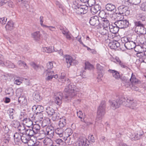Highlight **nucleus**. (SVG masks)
Listing matches in <instances>:
<instances>
[{"label": "nucleus", "instance_id": "42", "mask_svg": "<svg viewBox=\"0 0 146 146\" xmlns=\"http://www.w3.org/2000/svg\"><path fill=\"white\" fill-rule=\"evenodd\" d=\"M98 14L99 17L103 19H106V18L107 16V13L103 10L100 11Z\"/></svg>", "mask_w": 146, "mask_h": 146}, {"label": "nucleus", "instance_id": "41", "mask_svg": "<svg viewBox=\"0 0 146 146\" xmlns=\"http://www.w3.org/2000/svg\"><path fill=\"white\" fill-rule=\"evenodd\" d=\"M64 133V135L65 137H70L72 135V131L70 128H67L65 130Z\"/></svg>", "mask_w": 146, "mask_h": 146}, {"label": "nucleus", "instance_id": "22", "mask_svg": "<svg viewBox=\"0 0 146 146\" xmlns=\"http://www.w3.org/2000/svg\"><path fill=\"white\" fill-rule=\"evenodd\" d=\"M109 45L111 48L116 49L120 46V43L116 40L113 41L110 43Z\"/></svg>", "mask_w": 146, "mask_h": 146}, {"label": "nucleus", "instance_id": "24", "mask_svg": "<svg viewBox=\"0 0 146 146\" xmlns=\"http://www.w3.org/2000/svg\"><path fill=\"white\" fill-rule=\"evenodd\" d=\"M24 123H25L26 125L28 127H32L33 125V121L29 118H26L23 120Z\"/></svg>", "mask_w": 146, "mask_h": 146}, {"label": "nucleus", "instance_id": "61", "mask_svg": "<svg viewBox=\"0 0 146 146\" xmlns=\"http://www.w3.org/2000/svg\"><path fill=\"white\" fill-rule=\"evenodd\" d=\"M40 23L41 25L43 27H46V25H44L43 24V23L44 21L43 17L40 16Z\"/></svg>", "mask_w": 146, "mask_h": 146}, {"label": "nucleus", "instance_id": "62", "mask_svg": "<svg viewBox=\"0 0 146 146\" xmlns=\"http://www.w3.org/2000/svg\"><path fill=\"white\" fill-rule=\"evenodd\" d=\"M59 29L61 30L63 34L65 35L66 33L68 32L66 31V29L64 28L63 27L60 26Z\"/></svg>", "mask_w": 146, "mask_h": 146}, {"label": "nucleus", "instance_id": "28", "mask_svg": "<svg viewBox=\"0 0 146 146\" xmlns=\"http://www.w3.org/2000/svg\"><path fill=\"white\" fill-rule=\"evenodd\" d=\"M32 35L34 39L35 40H38L40 39L41 35L39 31H37L32 34Z\"/></svg>", "mask_w": 146, "mask_h": 146}, {"label": "nucleus", "instance_id": "50", "mask_svg": "<svg viewBox=\"0 0 146 146\" xmlns=\"http://www.w3.org/2000/svg\"><path fill=\"white\" fill-rule=\"evenodd\" d=\"M137 16L140 20L143 21H144L146 19V17L143 14H138Z\"/></svg>", "mask_w": 146, "mask_h": 146}, {"label": "nucleus", "instance_id": "60", "mask_svg": "<svg viewBox=\"0 0 146 146\" xmlns=\"http://www.w3.org/2000/svg\"><path fill=\"white\" fill-rule=\"evenodd\" d=\"M130 39V38L125 37L121 38V41L123 43L125 42V43H126L128 42Z\"/></svg>", "mask_w": 146, "mask_h": 146}, {"label": "nucleus", "instance_id": "59", "mask_svg": "<svg viewBox=\"0 0 146 146\" xmlns=\"http://www.w3.org/2000/svg\"><path fill=\"white\" fill-rule=\"evenodd\" d=\"M96 68L98 70L101 71H102L104 69V67L102 66L98 63L96 64Z\"/></svg>", "mask_w": 146, "mask_h": 146}, {"label": "nucleus", "instance_id": "44", "mask_svg": "<svg viewBox=\"0 0 146 146\" xmlns=\"http://www.w3.org/2000/svg\"><path fill=\"white\" fill-rule=\"evenodd\" d=\"M73 7L75 9L82 5L80 2L78 0H75L73 1Z\"/></svg>", "mask_w": 146, "mask_h": 146}, {"label": "nucleus", "instance_id": "27", "mask_svg": "<svg viewBox=\"0 0 146 146\" xmlns=\"http://www.w3.org/2000/svg\"><path fill=\"white\" fill-rule=\"evenodd\" d=\"M66 124V117H64L60 118L58 123V125L60 127L62 128L64 127Z\"/></svg>", "mask_w": 146, "mask_h": 146}, {"label": "nucleus", "instance_id": "17", "mask_svg": "<svg viewBox=\"0 0 146 146\" xmlns=\"http://www.w3.org/2000/svg\"><path fill=\"white\" fill-rule=\"evenodd\" d=\"M106 9L108 11H112L113 13L117 14L116 13V9L115 6L111 3H108L106 6Z\"/></svg>", "mask_w": 146, "mask_h": 146}, {"label": "nucleus", "instance_id": "9", "mask_svg": "<svg viewBox=\"0 0 146 146\" xmlns=\"http://www.w3.org/2000/svg\"><path fill=\"white\" fill-rule=\"evenodd\" d=\"M44 73L46 74V76H47L45 78L46 81L51 80L53 78H57L58 77L57 74L54 75V73L53 71L46 70L44 72Z\"/></svg>", "mask_w": 146, "mask_h": 146}, {"label": "nucleus", "instance_id": "55", "mask_svg": "<svg viewBox=\"0 0 146 146\" xmlns=\"http://www.w3.org/2000/svg\"><path fill=\"white\" fill-rule=\"evenodd\" d=\"M30 65L33 67L35 70H37L39 66L38 65L36 64L35 62H32L30 63Z\"/></svg>", "mask_w": 146, "mask_h": 146}, {"label": "nucleus", "instance_id": "30", "mask_svg": "<svg viewBox=\"0 0 146 146\" xmlns=\"http://www.w3.org/2000/svg\"><path fill=\"white\" fill-rule=\"evenodd\" d=\"M46 112L49 117H51L55 113L54 110L50 107H47L46 109Z\"/></svg>", "mask_w": 146, "mask_h": 146}, {"label": "nucleus", "instance_id": "7", "mask_svg": "<svg viewBox=\"0 0 146 146\" xmlns=\"http://www.w3.org/2000/svg\"><path fill=\"white\" fill-rule=\"evenodd\" d=\"M64 57L67 64L68 68L70 67L71 66L75 65L78 63V62L77 60L73 59L72 57L69 55H66Z\"/></svg>", "mask_w": 146, "mask_h": 146}, {"label": "nucleus", "instance_id": "13", "mask_svg": "<svg viewBox=\"0 0 146 146\" xmlns=\"http://www.w3.org/2000/svg\"><path fill=\"white\" fill-rule=\"evenodd\" d=\"M100 23L99 18L97 16L92 17L89 20L90 24L92 26H96L98 25L99 26Z\"/></svg>", "mask_w": 146, "mask_h": 146}, {"label": "nucleus", "instance_id": "57", "mask_svg": "<svg viewBox=\"0 0 146 146\" xmlns=\"http://www.w3.org/2000/svg\"><path fill=\"white\" fill-rule=\"evenodd\" d=\"M141 9L143 11H146V1L144 2L141 5Z\"/></svg>", "mask_w": 146, "mask_h": 146}, {"label": "nucleus", "instance_id": "46", "mask_svg": "<svg viewBox=\"0 0 146 146\" xmlns=\"http://www.w3.org/2000/svg\"><path fill=\"white\" fill-rule=\"evenodd\" d=\"M101 29L102 34V35H105L107 36V37H110V35L108 33V30L109 29Z\"/></svg>", "mask_w": 146, "mask_h": 146}, {"label": "nucleus", "instance_id": "63", "mask_svg": "<svg viewBox=\"0 0 146 146\" xmlns=\"http://www.w3.org/2000/svg\"><path fill=\"white\" fill-rule=\"evenodd\" d=\"M27 143L29 146H33L35 145V143L34 141L32 139H29Z\"/></svg>", "mask_w": 146, "mask_h": 146}, {"label": "nucleus", "instance_id": "14", "mask_svg": "<svg viewBox=\"0 0 146 146\" xmlns=\"http://www.w3.org/2000/svg\"><path fill=\"white\" fill-rule=\"evenodd\" d=\"M78 143L79 146H91L89 141L84 137L80 138Z\"/></svg>", "mask_w": 146, "mask_h": 146}, {"label": "nucleus", "instance_id": "2", "mask_svg": "<svg viewBox=\"0 0 146 146\" xmlns=\"http://www.w3.org/2000/svg\"><path fill=\"white\" fill-rule=\"evenodd\" d=\"M64 82H68V86H67L65 89V91L66 92V99L69 98L70 100L73 98L76 94L74 90L75 86L72 83H70L69 79L68 78H66Z\"/></svg>", "mask_w": 146, "mask_h": 146}, {"label": "nucleus", "instance_id": "20", "mask_svg": "<svg viewBox=\"0 0 146 146\" xmlns=\"http://www.w3.org/2000/svg\"><path fill=\"white\" fill-rule=\"evenodd\" d=\"M109 28L110 32L114 34L118 33L119 29L118 27L115 25V24H114V25H110Z\"/></svg>", "mask_w": 146, "mask_h": 146}, {"label": "nucleus", "instance_id": "10", "mask_svg": "<svg viewBox=\"0 0 146 146\" xmlns=\"http://www.w3.org/2000/svg\"><path fill=\"white\" fill-rule=\"evenodd\" d=\"M45 135L49 139L53 138L54 135V130L52 127H47L44 131Z\"/></svg>", "mask_w": 146, "mask_h": 146}, {"label": "nucleus", "instance_id": "29", "mask_svg": "<svg viewBox=\"0 0 146 146\" xmlns=\"http://www.w3.org/2000/svg\"><path fill=\"white\" fill-rule=\"evenodd\" d=\"M33 100L36 102H38L41 100V97L38 92H35L33 94Z\"/></svg>", "mask_w": 146, "mask_h": 146}, {"label": "nucleus", "instance_id": "64", "mask_svg": "<svg viewBox=\"0 0 146 146\" xmlns=\"http://www.w3.org/2000/svg\"><path fill=\"white\" fill-rule=\"evenodd\" d=\"M14 83L15 84L17 85H20L21 83V80L18 78L14 79Z\"/></svg>", "mask_w": 146, "mask_h": 146}, {"label": "nucleus", "instance_id": "45", "mask_svg": "<svg viewBox=\"0 0 146 146\" xmlns=\"http://www.w3.org/2000/svg\"><path fill=\"white\" fill-rule=\"evenodd\" d=\"M14 90L11 88H9L6 89L5 90V93L10 95V96H12L14 94Z\"/></svg>", "mask_w": 146, "mask_h": 146}, {"label": "nucleus", "instance_id": "1", "mask_svg": "<svg viewBox=\"0 0 146 146\" xmlns=\"http://www.w3.org/2000/svg\"><path fill=\"white\" fill-rule=\"evenodd\" d=\"M110 102L111 106L114 110L118 108L121 104L135 110H136L138 108L137 103L134 102L133 99L128 98L126 99L121 96L117 97L116 101L110 100Z\"/></svg>", "mask_w": 146, "mask_h": 146}, {"label": "nucleus", "instance_id": "51", "mask_svg": "<svg viewBox=\"0 0 146 146\" xmlns=\"http://www.w3.org/2000/svg\"><path fill=\"white\" fill-rule=\"evenodd\" d=\"M18 64L20 66H23V67L26 69L28 68V66H27L26 64L23 61L19 60L18 62Z\"/></svg>", "mask_w": 146, "mask_h": 146}, {"label": "nucleus", "instance_id": "36", "mask_svg": "<svg viewBox=\"0 0 146 146\" xmlns=\"http://www.w3.org/2000/svg\"><path fill=\"white\" fill-rule=\"evenodd\" d=\"M17 129L20 133L22 134H25L26 129L24 125H19Z\"/></svg>", "mask_w": 146, "mask_h": 146}, {"label": "nucleus", "instance_id": "48", "mask_svg": "<svg viewBox=\"0 0 146 146\" xmlns=\"http://www.w3.org/2000/svg\"><path fill=\"white\" fill-rule=\"evenodd\" d=\"M10 135L8 134H6L5 135V137L3 140V142L6 144L8 143L10 140Z\"/></svg>", "mask_w": 146, "mask_h": 146}, {"label": "nucleus", "instance_id": "47", "mask_svg": "<svg viewBox=\"0 0 146 146\" xmlns=\"http://www.w3.org/2000/svg\"><path fill=\"white\" fill-rule=\"evenodd\" d=\"M21 135L18 133H15L13 136L15 141L17 142H18L20 139H21Z\"/></svg>", "mask_w": 146, "mask_h": 146}, {"label": "nucleus", "instance_id": "31", "mask_svg": "<svg viewBox=\"0 0 146 146\" xmlns=\"http://www.w3.org/2000/svg\"><path fill=\"white\" fill-rule=\"evenodd\" d=\"M30 137L25 134H23L21 135V139L22 142L25 143H27Z\"/></svg>", "mask_w": 146, "mask_h": 146}, {"label": "nucleus", "instance_id": "54", "mask_svg": "<svg viewBox=\"0 0 146 146\" xmlns=\"http://www.w3.org/2000/svg\"><path fill=\"white\" fill-rule=\"evenodd\" d=\"M66 74L64 73H61V75L60 76V81H61L62 82H64V80L66 78Z\"/></svg>", "mask_w": 146, "mask_h": 146}, {"label": "nucleus", "instance_id": "16", "mask_svg": "<svg viewBox=\"0 0 146 146\" xmlns=\"http://www.w3.org/2000/svg\"><path fill=\"white\" fill-rule=\"evenodd\" d=\"M135 43L130 39L128 42L125 43L124 45L127 49L131 50L135 47Z\"/></svg>", "mask_w": 146, "mask_h": 146}, {"label": "nucleus", "instance_id": "6", "mask_svg": "<svg viewBox=\"0 0 146 146\" xmlns=\"http://www.w3.org/2000/svg\"><path fill=\"white\" fill-rule=\"evenodd\" d=\"M129 24V21L126 19L118 20L115 23V25L121 29L127 28Z\"/></svg>", "mask_w": 146, "mask_h": 146}, {"label": "nucleus", "instance_id": "56", "mask_svg": "<svg viewBox=\"0 0 146 146\" xmlns=\"http://www.w3.org/2000/svg\"><path fill=\"white\" fill-rule=\"evenodd\" d=\"M46 67L48 70H49L50 69H51L53 67L52 62H49L47 64Z\"/></svg>", "mask_w": 146, "mask_h": 146}, {"label": "nucleus", "instance_id": "40", "mask_svg": "<svg viewBox=\"0 0 146 146\" xmlns=\"http://www.w3.org/2000/svg\"><path fill=\"white\" fill-rule=\"evenodd\" d=\"M25 134L29 137L33 136L35 134L33 129H27Z\"/></svg>", "mask_w": 146, "mask_h": 146}, {"label": "nucleus", "instance_id": "34", "mask_svg": "<svg viewBox=\"0 0 146 146\" xmlns=\"http://www.w3.org/2000/svg\"><path fill=\"white\" fill-rule=\"evenodd\" d=\"M32 128L35 133L36 134L39 132L40 127L38 124H35L32 126Z\"/></svg>", "mask_w": 146, "mask_h": 146}, {"label": "nucleus", "instance_id": "26", "mask_svg": "<svg viewBox=\"0 0 146 146\" xmlns=\"http://www.w3.org/2000/svg\"><path fill=\"white\" fill-rule=\"evenodd\" d=\"M136 31L138 34L144 35L146 34V28L144 25L139 28H138Z\"/></svg>", "mask_w": 146, "mask_h": 146}, {"label": "nucleus", "instance_id": "38", "mask_svg": "<svg viewBox=\"0 0 146 146\" xmlns=\"http://www.w3.org/2000/svg\"><path fill=\"white\" fill-rule=\"evenodd\" d=\"M142 135V134H139L138 133H135L134 134H132V135H130V138L132 140H137L139 139L141 136Z\"/></svg>", "mask_w": 146, "mask_h": 146}, {"label": "nucleus", "instance_id": "32", "mask_svg": "<svg viewBox=\"0 0 146 146\" xmlns=\"http://www.w3.org/2000/svg\"><path fill=\"white\" fill-rule=\"evenodd\" d=\"M55 133L60 137H62L64 135L63 130L61 128H58L55 130Z\"/></svg>", "mask_w": 146, "mask_h": 146}, {"label": "nucleus", "instance_id": "4", "mask_svg": "<svg viewBox=\"0 0 146 146\" xmlns=\"http://www.w3.org/2000/svg\"><path fill=\"white\" fill-rule=\"evenodd\" d=\"M54 101L56 104L58 105H60L61 104L62 100H64L67 101L70 99L69 98L66 99L65 96H62V94L60 92L58 93L54 96Z\"/></svg>", "mask_w": 146, "mask_h": 146}, {"label": "nucleus", "instance_id": "52", "mask_svg": "<svg viewBox=\"0 0 146 146\" xmlns=\"http://www.w3.org/2000/svg\"><path fill=\"white\" fill-rule=\"evenodd\" d=\"M23 90L22 88H18L16 90V94L17 95L20 96H22L23 94Z\"/></svg>", "mask_w": 146, "mask_h": 146}, {"label": "nucleus", "instance_id": "53", "mask_svg": "<svg viewBox=\"0 0 146 146\" xmlns=\"http://www.w3.org/2000/svg\"><path fill=\"white\" fill-rule=\"evenodd\" d=\"M19 2H21L22 3H23L24 6L27 9H28L29 7L28 2L26 1V0H18Z\"/></svg>", "mask_w": 146, "mask_h": 146}, {"label": "nucleus", "instance_id": "23", "mask_svg": "<svg viewBox=\"0 0 146 146\" xmlns=\"http://www.w3.org/2000/svg\"><path fill=\"white\" fill-rule=\"evenodd\" d=\"M101 7L98 5H96L92 6L90 10L91 12L94 14L97 13L100 11Z\"/></svg>", "mask_w": 146, "mask_h": 146}, {"label": "nucleus", "instance_id": "33", "mask_svg": "<svg viewBox=\"0 0 146 146\" xmlns=\"http://www.w3.org/2000/svg\"><path fill=\"white\" fill-rule=\"evenodd\" d=\"M115 60L114 62H116L117 63H118L121 67L125 68L126 69L128 68V67L126 66L124 63L121 62L119 58L116 57Z\"/></svg>", "mask_w": 146, "mask_h": 146}, {"label": "nucleus", "instance_id": "15", "mask_svg": "<svg viewBox=\"0 0 146 146\" xmlns=\"http://www.w3.org/2000/svg\"><path fill=\"white\" fill-rule=\"evenodd\" d=\"M32 109L37 114L38 113L42 112L44 111L43 107L40 105H34L33 106Z\"/></svg>", "mask_w": 146, "mask_h": 146}, {"label": "nucleus", "instance_id": "49", "mask_svg": "<svg viewBox=\"0 0 146 146\" xmlns=\"http://www.w3.org/2000/svg\"><path fill=\"white\" fill-rule=\"evenodd\" d=\"M129 3L135 5H137L141 1V0H128Z\"/></svg>", "mask_w": 146, "mask_h": 146}, {"label": "nucleus", "instance_id": "18", "mask_svg": "<svg viewBox=\"0 0 146 146\" xmlns=\"http://www.w3.org/2000/svg\"><path fill=\"white\" fill-rule=\"evenodd\" d=\"M136 56L139 58L140 61L146 63V55L144 52H140L137 53Z\"/></svg>", "mask_w": 146, "mask_h": 146}, {"label": "nucleus", "instance_id": "21", "mask_svg": "<svg viewBox=\"0 0 146 146\" xmlns=\"http://www.w3.org/2000/svg\"><path fill=\"white\" fill-rule=\"evenodd\" d=\"M129 81L131 83L133 84V86H135V85L140 83V81L136 78L135 76L133 73L132 74Z\"/></svg>", "mask_w": 146, "mask_h": 146}, {"label": "nucleus", "instance_id": "8", "mask_svg": "<svg viewBox=\"0 0 146 146\" xmlns=\"http://www.w3.org/2000/svg\"><path fill=\"white\" fill-rule=\"evenodd\" d=\"M118 9L119 14L127 16L129 14V10L127 6H125L123 5L121 6L118 7Z\"/></svg>", "mask_w": 146, "mask_h": 146}, {"label": "nucleus", "instance_id": "3", "mask_svg": "<svg viewBox=\"0 0 146 146\" xmlns=\"http://www.w3.org/2000/svg\"><path fill=\"white\" fill-rule=\"evenodd\" d=\"M106 102L102 101L100 105L98 108L97 115L96 119V122L97 121H101L106 113Z\"/></svg>", "mask_w": 146, "mask_h": 146}, {"label": "nucleus", "instance_id": "39", "mask_svg": "<svg viewBox=\"0 0 146 146\" xmlns=\"http://www.w3.org/2000/svg\"><path fill=\"white\" fill-rule=\"evenodd\" d=\"M42 51L43 52H46L48 53H50L54 51H56L52 47H44L42 48Z\"/></svg>", "mask_w": 146, "mask_h": 146}, {"label": "nucleus", "instance_id": "43", "mask_svg": "<svg viewBox=\"0 0 146 146\" xmlns=\"http://www.w3.org/2000/svg\"><path fill=\"white\" fill-rule=\"evenodd\" d=\"M134 23L135 26V31L144 25V24L139 21H135L134 22Z\"/></svg>", "mask_w": 146, "mask_h": 146}, {"label": "nucleus", "instance_id": "37", "mask_svg": "<svg viewBox=\"0 0 146 146\" xmlns=\"http://www.w3.org/2000/svg\"><path fill=\"white\" fill-rule=\"evenodd\" d=\"M4 65L9 68H13L15 67V66L14 64L10 61L7 60L5 62H3V64L2 65Z\"/></svg>", "mask_w": 146, "mask_h": 146}, {"label": "nucleus", "instance_id": "35", "mask_svg": "<svg viewBox=\"0 0 146 146\" xmlns=\"http://www.w3.org/2000/svg\"><path fill=\"white\" fill-rule=\"evenodd\" d=\"M14 23L13 22L11 21H9L8 22L5 26V28L6 30H11L13 29V27Z\"/></svg>", "mask_w": 146, "mask_h": 146}, {"label": "nucleus", "instance_id": "5", "mask_svg": "<svg viewBox=\"0 0 146 146\" xmlns=\"http://www.w3.org/2000/svg\"><path fill=\"white\" fill-rule=\"evenodd\" d=\"M121 81L122 83L123 84V86H125L126 88H129L131 89L134 90H138V88L135 86H133V84L127 81L125 77H122V78H121Z\"/></svg>", "mask_w": 146, "mask_h": 146}, {"label": "nucleus", "instance_id": "19", "mask_svg": "<svg viewBox=\"0 0 146 146\" xmlns=\"http://www.w3.org/2000/svg\"><path fill=\"white\" fill-rule=\"evenodd\" d=\"M108 71L112 74L113 76L116 80H119V79H121V78H122V77L120 76L119 73L116 70H109Z\"/></svg>", "mask_w": 146, "mask_h": 146}, {"label": "nucleus", "instance_id": "25", "mask_svg": "<svg viewBox=\"0 0 146 146\" xmlns=\"http://www.w3.org/2000/svg\"><path fill=\"white\" fill-rule=\"evenodd\" d=\"M18 102L24 106L26 105L27 104V99L26 97L23 95L19 97Z\"/></svg>", "mask_w": 146, "mask_h": 146}, {"label": "nucleus", "instance_id": "58", "mask_svg": "<svg viewBox=\"0 0 146 146\" xmlns=\"http://www.w3.org/2000/svg\"><path fill=\"white\" fill-rule=\"evenodd\" d=\"M55 142L56 145H62L63 143V141L61 139H58L55 140Z\"/></svg>", "mask_w": 146, "mask_h": 146}, {"label": "nucleus", "instance_id": "12", "mask_svg": "<svg viewBox=\"0 0 146 146\" xmlns=\"http://www.w3.org/2000/svg\"><path fill=\"white\" fill-rule=\"evenodd\" d=\"M88 7L84 5H82L75 9L76 13L78 15L86 13L88 11Z\"/></svg>", "mask_w": 146, "mask_h": 146}, {"label": "nucleus", "instance_id": "11", "mask_svg": "<svg viewBox=\"0 0 146 146\" xmlns=\"http://www.w3.org/2000/svg\"><path fill=\"white\" fill-rule=\"evenodd\" d=\"M110 23L108 20L106 19H102L100 22L99 25V28L103 29H109V27L110 26Z\"/></svg>", "mask_w": 146, "mask_h": 146}]
</instances>
